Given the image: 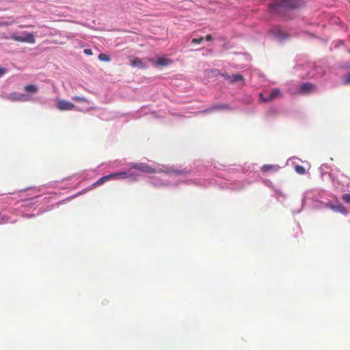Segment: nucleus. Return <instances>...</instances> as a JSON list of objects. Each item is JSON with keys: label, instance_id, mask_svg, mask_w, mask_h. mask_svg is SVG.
<instances>
[{"label": "nucleus", "instance_id": "1", "mask_svg": "<svg viewBox=\"0 0 350 350\" xmlns=\"http://www.w3.org/2000/svg\"><path fill=\"white\" fill-rule=\"evenodd\" d=\"M301 5V0H275L270 5V10L274 13H280L285 9H294Z\"/></svg>", "mask_w": 350, "mask_h": 350}, {"label": "nucleus", "instance_id": "2", "mask_svg": "<svg viewBox=\"0 0 350 350\" xmlns=\"http://www.w3.org/2000/svg\"><path fill=\"white\" fill-rule=\"evenodd\" d=\"M23 34H24L25 36H21L12 34L10 36V39H12L14 41L21 42H27V43H31V44L35 42V38H34V36L33 33H29L27 31H24V32H23Z\"/></svg>", "mask_w": 350, "mask_h": 350}, {"label": "nucleus", "instance_id": "3", "mask_svg": "<svg viewBox=\"0 0 350 350\" xmlns=\"http://www.w3.org/2000/svg\"><path fill=\"white\" fill-rule=\"evenodd\" d=\"M131 167L147 174H154L157 172L151 166L143 163H132Z\"/></svg>", "mask_w": 350, "mask_h": 350}, {"label": "nucleus", "instance_id": "4", "mask_svg": "<svg viewBox=\"0 0 350 350\" xmlns=\"http://www.w3.org/2000/svg\"><path fill=\"white\" fill-rule=\"evenodd\" d=\"M281 91L278 88H273L270 91L268 96L264 97L262 94H260V100L263 102H269L278 97L281 96Z\"/></svg>", "mask_w": 350, "mask_h": 350}, {"label": "nucleus", "instance_id": "5", "mask_svg": "<svg viewBox=\"0 0 350 350\" xmlns=\"http://www.w3.org/2000/svg\"><path fill=\"white\" fill-rule=\"evenodd\" d=\"M317 90L316 85L311 83H304L300 85L299 93L307 94L314 92Z\"/></svg>", "mask_w": 350, "mask_h": 350}, {"label": "nucleus", "instance_id": "6", "mask_svg": "<svg viewBox=\"0 0 350 350\" xmlns=\"http://www.w3.org/2000/svg\"><path fill=\"white\" fill-rule=\"evenodd\" d=\"M57 107L60 111H70L75 108V105L65 100H58Z\"/></svg>", "mask_w": 350, "mask_h": 350}, {"label": "nucleus", "instance_id": "7", "mask_svg": "<svg viewBox=\"0 0 350 350\" xmlns=\"http://www.w3.org/2000/svg\"><path fill=\"white\" fill-rule=\"evenodd\" d=\"M130 64L132 67H137L142 69L146 68V64L143 62L142 59L139 57H132L130 60Z\"/></svg>", "mask_w": 350, "mask_h": 350}, {"label": "nucleus", "instance_id": "8", "mask_svg": "<svg viewBox=\"0 0 350 350\" xmlns=\"http://www.w3.org/2000/svg\"><path fill=\"white\" fill-rule=\"evenodd\" d=\"M112 179V176H111V174H109V175H107V176H104L101 178H100L96 183H94L92 186V187H96V186H99V185H103L104 183H105L106 181L107 180H111Z\"/></svg>", "mask_w": 350, "mask_h": 350}, {"label": "nucleus", "instance_id": "9", "mask_svg": "<svg viewBox=\"0 0 350 350\" xmlns=\"http://www.w3.org/2000/svg\"><path fill=\"white\" fill-rule=\"evenodd\" d=\"M230 107L226 104H219L213 106L212 107L206 109L205 111H213L221 109H229Z\"/></svg>", "mask_w": 350, "mask_h": 350}, {"label": "nucleus", "instance_id": "10", "mask_svg": "<svg viewBox=\"0 0 350 350\" xmlns=\"http://www.w3.org/2000/svg\"><path fill=\"white\" fill-rule=\"evenodd\" d=\"M329 207L335 211H338L342 213H346V209L345 206L340 203H337L335 205L331 204Z\"/></svg>", "mask_w": 350, "mask_h": 350}, {"label": "nucleus", "instance_id": "11", "mask_svg": "<svg viewBox=\"0 0 350 350\" xmlns=\"http://www.w3.org/2000/svg\"><path fill=\"white\" fill-rule=\"evenodd\" d=\"M111 176H112V179H114V178H126L131 177L132 175L129 174L126 172H116V173L111 174Z\"/></svg>", "mask_w": 350, "mask_h": 350}, {"label": "nucleus", "instance_id": "12", "mask_svg": "<svg viewBox=\"0 0 350 350\" xmlns=\"http://www.w3.org/2000/svg\"><path fill=\"white\" fill-rule=\"evenodd\" d=\"M10 97L13 100H18V101L27 100V98L25 95H23L22 94L16 93V92L11 94Z\"/></svg>", "mask_w": 350, "mask_h": 350}, {"label": "nucleus", "instance_id": "13", "mask_svg": "<svg viewBox=\"0 0 350 350\" xmlns=\"http://www.w3.org/2000/svg\"><path fill=\"white\" fill-rule=\"evenodd\" d=\"M244 77L243 75L240 74H235L230 77V83H237V82H243Z\"/></svg>", "mask_w": 350, "mask_h": 350}, {"label": "nucleus", "instance_id": "14", "mask_svg": "<svg viewBox=\"0 0 350 350\" xmlns=\"http://www.w3.org/2000/svg\"><path fill=\"white\" fill-rule=\"evenodd\" d=\"M24 90L26 92L36 94L38 90V88L36 85H27L25 86Z\"/></svg>", "mask_w": 350, "mask_h": 350}, {"label": "nucleus", "instance_id": "15", "mask_svg": "<svg viewBox=\"0 0 350 350\" xmlns=\"http://www.w3.org/2000/svg\"><path fill=\"white\" fill-rule=\"evenodd\" d=\"M170 60L164 57H160L156 62V64L159 66H167L170 63Z\"/></svg>", "mask_w": 350, "mask_h": 350}, {"label": "nucleus", "instance_id": "16", "mask_svg": "<svg viewBox=\"0 0 350 350\" xmlns=\"http://www.w3.org/2000/svg\"><path fill=\"white\" fill-rule=\"evenodd\" d=\"M98 57V59L101 62H108L111 60L109 56L105 53H100Z\"/></svg>", "mask_w": 350, "mask_h": 350}, {"label": "nucleus", "instance_id": "17", "mask_svg": "<svg viewBox=\"0 0 350 350\" xmlns=\"http://www.w3.org/2000/svg\"><path fill=\"white\" fill-rule=\"evenodd\" d=\"M295 170L299 174H301L302 175V174H304L306 173L305 168L303 166L299 165H295Z\"/></svg>", "mask_w": 350, "mask_h": 350}, {"label": "nucleus", "instance_id": "18", "mask_svg": "<svg viewBox=\"0 0 350 350\" xmlns=\"http://www.w3.org/2000/svg\"><path fill=\"white\" fill-rule=\"evenodd\" d=\"M275 165H264L262 166L261 167V170L262 172H268L271 170H273V169H275Z\"/></svg>", "mask_w": 350, "mask_h": 350}, {"label": "nucleus", "instance_id": "19", "mask_svg": "<svg viewBox=\"0 0 350 350\" xmlns=\"http://www.w3.org/2000/svg\"><path fill=\"white\" fill-rule=\"evenodd\" d=\"M72 99L75 101L79 102V103H88V100L85 98V97L81 96H73Z\"/></svg>", "mask_w": 350, "mask_h": 350}, {"label": "nucleus", "instance_id": "20", "mask_svg": "<svg viewBox=\"0 0 350 350\" xmlns=\"http://www.w3.org/2000/svg\"><path fill=\"white\" fill-rule=\"evenodd\" d=\"M342 200L350 205V194L345 193L342 197Z\"/></svg>", "mask_w": 350, "mask_h": 350}, {"label": "nucleus", "instance_id": "21", "mask_svg": "<svg viewBox=\"0 0 350 350\" xmlns=\"http://www.w3.org/2000/svg\"><path fill=\"white\" fill-rule=\"evenodd\" d=\"M203 40H204V37H201L200 38H193L191 40V42L193 44H200Z\"/></svg>", "mask_w": 350, "mask_h": 350}, {"label": "nucleus", "instance_id": "22", "mask_svg": "<svg viewBox=\"0 0 350 350\" xmlns=\"http://www.w3.org/2000/svg\"><path fill=\"white\" fill-rule=\"evenodd\" d=\"M345 84H350V72L344 77Z\"/></svg>", "mask_w": 350, "mask_h": 350}, {"label": "nucleus", "instance_id": "23", "mask_svg": "<svg viewBox=\"0 0 350 350\" xmlns=\"http://www.w3.org/2000/svg\"><path fill=\"white\" fill-rule=\"evenodd\" d=\"M7 72V69L0 67V78L2 77Z\"/></svg>", "mask_w": 350, "mask_h": 350}, {"label": "nucleus", "instance_id": "24", "mask_svg": "<svg viewBox=\"0 0 350 350\" xmlns=\"http://www.w3.org/2000/svg\"><path fill=\"white\" fill-rule=\"evenodd\" d=\"M83 52L87 55H92L93 54L92 51L90 49H84Z\"/></svg>", "mask_w": 350, "mask_h": 350}, {"label": "nucleus", "instance_id": "25", "mask_svg": "<svg viewBox=\"0 0 350 350\" xmlns=\"http://www.w3.org/2000/svg\"><path fill=\"white\" fill-rule=\"evenodd\" d=\"M222 77H224V79L228 80L230 81V75H229L228 73H224V74H221Z\"/></svg>", "mask_w": 350, "mask_h": 350}, {"label": "nucleus", "instance_id": "26", "mask_svg": "<svg viewBox=\"0 0 350 350\" xmlns=\"http://www.w3.org/2000/svg\"><path fill=\"white\" fill-rule=\"evenodd\" d=\"M204 40L206 41H211L213 40V37L211 34H208L204 38Z\"/></svg>", "mask_w": 350, "mask_h": 350}, {"label": "nucleus", "instance_id": "27", "mask_svg": "<svg viewBox=\"0 0 350 350\" xmlns=\"http://www.w3.org/2000/svg\"><path fill=\"white\" fill-rule=\"evenodd\" d=\"M349 1H350V0H348Z\"/></svg>", "mask_w": 350, "mask_h": 350}]
</instances>
